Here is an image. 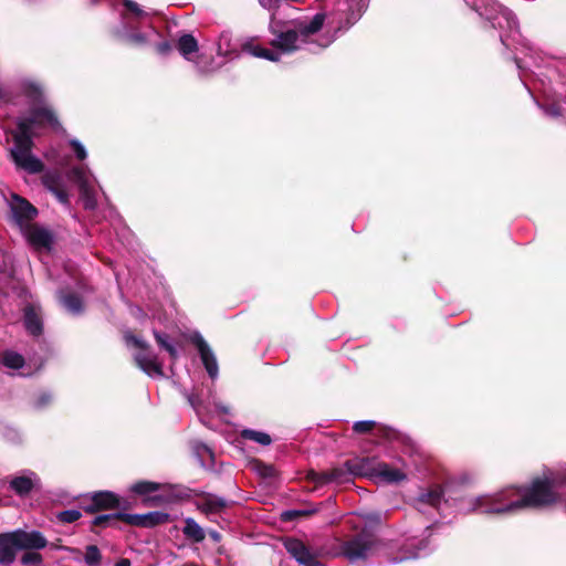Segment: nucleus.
Here are the masks:
<instances>
[{"mask_svg": "<svg viewBox=\"0 0 566 566\" xmlns=\"http://www.w3.org/2000/svg\"><path fill=\"white\" fill-rule=\"evenodd\" d=\"M15 87L28 99L29 109L15 118V128L11 130L13 144L8 149L9 159L17 170L36 175L45 168L43 161L33 154L38 130L45 125L57 128L60 123L53 108L46 103L39 82L23 77L17 81Z\"/></svg>", "mask_w": 566, "mask_h": 566, "instance_id": "f257e3e1", "label": "nucleus"}, {"mask_svg": "<svg viewBox=\"0 0 566 566\" xmlns=\"http://www.w3.org/2000/svg\"><path fill=\"white\" fill-rule=\"evenodd\" d=\"M123 10L119 12L120 27L114 30V35L119 40L135 46H151L161 57L172 52L174 40L164 36L151 24L147 32H139L138 28L157 13L153 9H146L134 0H122Z\"/></svg>", "mask_w": 566, "mask_h": 566, "instance_id": "f03ea898", "label": "nucleus"}, {"mask_svg": "<svg viewBox=\"0 0 566 566\" xmlns=\"http://www.w3.org/2000/svg\"><path fill=\"white\" fill-rule=\"evenodd\" d=\"M48 539L40 531L17 528L0 533V565L11 566L19 551H39L45 548Z\"/></svg>", "mask_w": 566, "mask_h": 566, "instance_id": "7ed1b4c3", "label": "nucleus"}, {"mask_svg": "<svg viewBox=\"0 0 566 566\" xmlns=\"http://www.w3.org/2000/svg\"><path fill=\"white\" fill-rule=\"evenodd\" d=\"M381 545L374 530L366 525L360 532L344 541L339 551L350 564L361 566L369 557L377 554Z\"/></svg>", "mask_w": 566, "mask_h": 566, "instance_id": "20e7f679", "label": "nucleus"}, {"mask_svg": "<svg viewBox=\"0 0 566 566\" xmlns=\"http://www.w3.org/2000/svg\"><path fill=\"white\" fill-rule=\"evenodd\" d=\"M345 467L353 476L379 478L388 483H398L406 479L401 470L374 457L349 459L345 461Z\"/></svg>", "mask_w": 566, "mask_h": 566, "instance_id": "39448f33", "label": "nucleus"}, {"mask_svg": "<svg viewBox=\"0 0 566 566\" xmlns=\"http://www.w3.org/2000/svg\"><path fill=\"white\" fill-rule=\"evenodd\" d=\"M475 10L481 17L489 20L494 29H499L500 40L505 48H510L509 39H516L518 25L515 15L511 10L499 4L494 0H489L485 6H476Z\"/></svg>", "mask_w": 566, "mask_h": 566, "instance_id": "423d86ee", "label": "nucleus"}, {"mask_svg": "<svg viewBox=\"0 0 566 566\" xmlns=\"http://www.w3.org/2000/svg\"><path fill=\"white\" fill-rule=\"evenodd\" d=\"M188 342L197 349L201 363L211 379L219 374V366L214 353L198 331H181L179 328V344Z\"/></svg>", "mask_w": 566, "mask_h": 566, "instance_id": "0eeeda50", "label": "nucleus"}, {"mask_svg": "<svg viewBox=\"0 0 566 566\" xmlns=\"http://www.w3.org/2000/svg\"><path fill=\"white\" fill-rule=\"evenodd\" d=\"M125 339L127 345H134L137 348V353L134 357L136 364L143 371L150 377L163 375L161 365L159 364L157 356L151 352L145 340L130 334H126Z\"/></svg>", "mask_w": 566, "mask_h": 566, "instance_id": "6e6552de", "label": "nucleus"}, {"mask_svg": "<svg viewBox=\"0 0 566 566\" xmlns=\"http://www.w3.org/2000/svg\"><path fill=\"white\" fill-rule=\"evenodd\" d=\"M431 528L432 526H428L424 531V533L428 534L420 538L411 537L406 539L401 546L399 556L392 557L389 559V563L398 564L408 559H417L428 556L434 549V545L430 539Z\"/></svg>", "mask_w": 566, "mask_h": 566, "instance_id": "1a4fd4ad", "label": "nucleus"}, {"mask_svg": "<svg viewBox=\"0 0 566 566\" xmlns=\"http://www.w3.org/2000/svg\"><path fill=\"white\" fill-rule=\"evenodd\" d=\"M179 55L191 63L195 70L201 74L212 71L208 57L200 52L198 40L191 33L179 34Z\"/></svg>", "mask_w": 566, "mask_h": 566, "instance_id": "9d476101", "label": "nucleus"}, {"mask_svg": "<svg viewBox=\"0 0 566 566\" xmlns=\"http://www.w3.org/2000/svg\"><path fill=\"white\" fill-rule=\"evenodd\" d=\"M166 484L154 481L140 480L129 485L128 491L135 497L140 499L145 506H160L167 502L163 493Z\"/></svg>", "mask_w": 566, "mask_h": 566, "instance_id": "9b49d317", "label": "nucleus"}, {"mask_svg": "<svg viewBox=\"0 0 566 566\" xmlns=\"http://www.w3.org/2000/svg\"><path fill=\"white\" fill-rule=\"evenodd\" d=\"M7 203L11 218L20 230L31 224L30 222L38 217V209L18 193L12 192L10 198L7 199Z\"/></svg>", "mask_w": 566, "mask_h": 566, "instance_id": "f8f14e48", "label": "nucleus"}, {"mask_svg": "<svg viewBox=\"0 0 566 566\" xmlns=\"http://www.w3.org/2000/svg\"><path fill=\"white\" fill-rule=\"evenodd\" d=\"M40 485V476L29 469L20 471L9 480V490L22 499L29 496Z\"/></svg>", "mask_w": 566, "mask_h": 566, "instance_id": "ddd939ff", "label": "nucleus"}, {"mask_svg": "<svg viewBox=\"0 0 566 566\" xmlns=\"http://www.w3.org/2000/svg\"><path fill=\"white\" fill-rule=\"evenodd\" d=\"M286 552L302 566H326L318 559L315 552L310 549L304 542L297 538H287L284 542Z\"/></svg>", "mask_w": 566, "mask_h": 566, "instance_id": "4468645a", "label": "nucleus"}, {"mask_svg": "<svg viewBox=\"0 0 566 566\" xmlns=\"http://www.w3.org/2000/svg\"><path fill=\"white\" fill-rule=\"evenodd\" d=\"M120 506L119 496L112 491H98L90 495V503L83 506L86 513L93 514L102 510H114Z\"/></svg>", "mask_w": 566, "mask_h": 566, "instance_id": "2eb2a0df", "label": "nucleus"}, {"mask_svg": "<svg viewBox=\"0 0 566 566\" xmlns=\"http://www.w3.org/2000/svg\"><path fill=\"white\" fill-rule=\"evenodd\" d=\"M21 232L34 249L50 250L52 248L53 235L48 229L39 224H29Z\"/></svg>", "mask_w": 566, "mask_h": 566, "instance_id": "dca6fc26", "label": "nucleus"}, {"mask_svg": "<svg viewBox=\"0 0 566 566\" xmlns=\"http://www.w3.org/2000/svg\"><path fill=\"white\" fill-rule=\"evenodd\" d=\"M234 504V501L228 500L213 493H206L202 501L197 505L207 516L221 515Z\"/></svg>", "mask_w": 566, "mask_h": 566, "instance_id": "f3484780", "label": "nucleus"}, {"mask_svg": "<svg viewBox=\"0 0 566 566\" xmlns=\"http://www.w3.org/2000/svg\"><path fill=\"white\" fill-rule=\"evenodd\" d=\"M444 501V492L440 485H436L419 493L415 499V506L419 512L426 513L428 507L439 509Z\"/></svg>", "mask_w": 566, "mask_h": 566, "instance_id": "a211bd4d", "label": "nucleus"}, {"mask_svg": "<svg viewBox=\"0 0 566 566\" xmlns=\"http://www.w3.org/2000/svg\"><path fill=\"white\" fill-rule=\"evenodd\" d=\"M168 514L161 512H148L145 514L124 513L123 522L132 526L153 527L166 522Z\"/></svg>", "mask_w": 566, "mask_h": 566, "instance_id": "6ab92c4d", "label": "nucleus"}, {"mask_svg": "<svg viewBox=\"0 0 566 566\" xmlns=\"http://www.w3.org/2000/svg\"><path fill=\"white\" fill-rule=\"evenodd\" d=\"M23 325L29 335L38 338L43 333V321L40 312L33 306L28 305L23 310Z\"/></svg>", "mask_w": 566, "mask_h": 566, "instance_id": "aec40b11", "label": "nucleus"}, {"mask_svg": "<svg viewBox=\"0 0 566 566\" xmlns=\"http://www.w3.org/2000/svg\"><path fill=\"white\" fill-rule=\"evenodd\" d=\"M191 452L205 470H214V454L212 450L200 441L191 442Z\"/></svg>", "mask_w": 566, "mask_h": 566, "instance_id": "412c9836", "label": "nucleus"}, {"mask_svg": "<svg viewBox=\"0 0 566 566\" xmlns=\"http://www.w3.org/2000/svg\"><path fill=\"white\" fill-rule=\"evenodd\" d=\"M60 304L65 308L66 312L74 316H78L84 312V304L82 298L74 293H65L60 291L57 294Z\"/></svg>", "mask_w": 566, "mask_h": 566, "instance_id": "4be33fe9", "label": "nucleus"}, {"mask_svg": "<svg viewBox=\"0 0 566 566\" xmlns=\"http://www.w3.org/2000/svg\"><path fill=\"white\" fill-rule=\"evenodd\" d=\"M182 533L191 543H201L206 538V531L192 517L185 520Z\"/></svg>", "mask_w": 566, "mask_h": 566, "instance_id": "5701e85b", "label": "nucleus"}, {"mask_svg": "<svg viewBox=\"0 0 566 566\" xmlns=\"http://www.w3.org/2000/svg\"><path fill=\"white\" fill-rule=\"evenodd\" d=\"M0 364L9 370H18L23 367L24 358L13 350H6L0 356Z\"/></svg>", "mask_w": 566, "mask_h": 566, "instance_id": "b1692460", "label": "nucleus"}, {"mask_svg": "<svg viewBox=\"0 0 566 566\" xmlns=\"http://www.w3.org/2000/svg\"><path fill=\"white\" fill-rule=\"evenodd\" d=\"M0 436L8 443L18 446L23 441L21 431L12 424L0 422Z\"/></svg>", "mask_w": 566, "mask_h": 566, "instance_id": "393cba45", "label": "nucleus"}, {"mask_svg": "<svg viewBox=\"0 0 566 566\" xmlns=\"http://www.w3.org/2000/svg\"><path fill=\"white\" fill-rule=\"evenodd\" d=\"M240 437L243 440H250L264 447H268L272 443V438L269 433L249 428L242 429L240 431Z\"/></svg>", "mask_w": 566, "mask_h": 566, "instance_id": "a878e982", "label": "nucleus"}, {"mask_svg": "<svg viewBox=\"0 0 566 566\" xmlns=\"http://www.w3.org/2000/svg\"><path fill=\"white\" fill-rule=\"evenodd\" d=\"M32 397L29 398V403L34 410H44L48 408L54 400V397L51 391H34Z\"/></svg>", "mask_w": 566, "mask_h": 566, "instance_id": "bb28decb", "label": "nucleus"}, {"mask_svg": "<svg viewBox=\"0 0 566 566\" xmlns=\"http://www.w3.org/2000/svg\"><path fill=\"white\" fill-rule=\"evenodd\" d=\"M124 512L101 514L93 518L92 525L98 527H115L118 521H123Z\"/></svg>", "mask_w": 566, "mask_h": 566, "instance_id": "cd10ccee", "label": "nucleus"}, {"mask_svg": "<svg viewBox=\"0 0 566 566\" xmlns=\"http://www.w3.org/2000/svg\"><path fill=\"white\" fill-rule=\"evenodd\" d=\"M231 34L229 32H222L218 44L217 52L221 56H231L235 52V48L231 43Z\"/></svg>", "mask_w": 566, "mask_h": 566, "instance_id": "c85d7f7f", "label": "nucleus"}, {"mask_svg": "<svg viewBox=\"0 0 566 566\" xmlns=\"http://www.w3.org/2000/svg\"><path fill=\"white\" fill-rule=\"evenodd\" d=\"M102 554L96 545H87L85 548L84 563L87 566H99Z\"/></svg>", "mask_w": 566, "mask_h": 566, "instance_id": "c756f323", "label": "nucleus"}, {"mask_svg": "<svg viewBox=\"0 0 566 566\" xmlns=\"http://www.w3.org/2000/svg\"><path fill=\"white\" fill-rule=\"evenodd\" d=\"M70 175L77 182L80 189L90 185L88 175L84 166L73 167Z\"/></svg>", "mask_w": 566, "mask_h": 566, "instance_id": "7c9ffc66", "label": "nucleus"}, {"mask_svg": "<svg viewBox=\"0 0 566 566\" xmlns=\"http://www.w3.org/2000/svg\"><path fill=\"white\" fill-rule=\"evenodd\" d=\"M61 177L56 172L48 171L42 176V185L50 192L60 188Z\"/></svg>", "mask_w": 566, "mask_h": 566, "instance_id": "2f4dec72", "label": "nucleus"}, {"mask_svg": "<svg viewBox=\"0 0 566 566\" xmlns=\"http://www.w3.org/2000/svg\"><path fill=\"white\" fill-rule=\"evenodd\" d=\"M81 191V198L83 201V206L86 210H93L96 207V198L95 195L91 188V186H86L84 188L80 189Z\"/></svg>", "mask_w": 566, "mask_h": 566, "instance_id": "473e14b6", "label": "nucleus"}, {"mask_svg": "<svg viewBox=\"0 0 566 566\" xmlns=\"http://www.w3.org/2000/svg\"><path fill=\"white\" fill-rule=\"evenodd\" d=\"M155 338L158 345L167 350L172 357L176 355L177 350L174 344L170 342V337L166 333L154 332Z\"/></svg>", "mask_w": 566, "mask_h": 566, "instance_id": "72a5a7b5", "label": "nucleus"}, {"mask_svg": "<svg viewBox=\"0 0 566 566\" xmlns=\"http://www.w3.org/2000/svg\"><path fill=\"white\" fill-rule=\"evenodd\" d=\"M307 479L317 485H325L333 482L331 471L316 472L312 470L307 473Z\"/></svg>", "mask_w": 566, "mask_h": 566, "instance_id": "f704fd0d", "label": "nucleus"}, {"mask_svg": "<svg viewBox=\"0 0 566 566\" xmlns=\"http://www.w3.org/2000/svg\"><path fill=\"white\" fill-rule=\"evenodd\" d=\"M82 517L80 510H65L57 513L56 518L64 524H71L78 521Z\"/></svg>", "mask_w": 566, "mask_h": 566, "instance_id": "c9c22d12", "label": "nucleus"}, {"mask_svg": "<svg viewBox=\"0 0 566 566\" xmlns=\"http://www.w3.org/2000/svg\"><path fill=\"white\" fill-rule=\"evenodd\" d=\"M42 562H43V558H42L41 554L35 551H27L21 557V564L24 566H28V565L39 566L42 564Z\"/></svg>", "mask_w": 566, "mask_h": 566, "instance_id": "e433bc0d", "label": "nucleus"}, {"mask_svg": "<svg viewBox=\"0 0 566 566\" xmlns=\"http://www.w3.org/2000/svg\"><path fill=\"white\" fill-rule=\"evenodd\" d=\"M331 475L333 482L336 483H345L349 481L350 476H353L352 474H349V471L347 470L345 464L342 468H334L333 470H331Z\"/></svg>", "mask_w": 566, "mask_h": 566, "instance_id": "4c0bfd02", "label": "nucleus"}, {"mask_svg": "<svg viewBox=\"0 0 566 566\" xmlns=\"http://www.w3.org/2000/svg\"><path fill=\"white\" fill-rule=\"evenodd\" d=\"M256 472L265 479H271L276 475V469L272 464L264 463L262 461H256L255 464Z\"/></svg>", "mask_w": 566, "mask_h": 566, "instance_id": "58836bf2", "label": "nucleus"}, {"mask_svg": "<svg viewBox=\"0 0 566 566\" xmlns=\"http://www.w3.org/2000/svg\"><path fill=\"white\" fill-rule=\"evenodd\" d=\"M376 422L374 420H359L354 422L353 430L355 433H367L374 429Z\"/></svg>", "mask_w": 566, "mask_h": 566, "instance_id": "ea45409f", "label": "nucleus"}, {"mask_svg": "<svg viewBox=\"0 0 566 566\" xmlns=\"http://www.w3.org/2000/svg\"><path fill=\"white\" fill-rule=\"evenodd\" d=\"M316 510H289L283 512L282 517L284 521H293L298 516H307L315 513Z\"/></svg>", "mask_w": 566, "mask_h": 566, "instance_id": "a19ab883", "label": "nucleus"}, {"mask_svg": "<svg viewBox=\"0 0 566 566\" xmlns=\"http://www.w3.org/2000/svg\"><path fill=\"white\" fill-rule=\"evenodd\" d=\"M70 146L73 148L75 156L78 160H84L87 157V151L84 145L76 138H71L69 140Z\"/></svg>", "mask_w": 566, "mask_h": 566, "instance_id": "79ce46f5", "label": "nucleus"}, {"mask_svg": "<svg viewBox=\"0 0 566 566\" xmlns=\"http://www.w3.org/2000/svg\"><path fill=\"white\" fill-rule=\"evenodd\" d=\"M543 111H544L545 115L549 116V117L562 116V108L557 104H549V105L543 106Z\"/></svg>", "mask_w": 566, "mask_h": 566, "instance_id": "37998d69", "label": "nucleus"}, {"mask_svg": "<svg viewBox=\"0 0 566 566\" xmlns=\"http://www.w3.org/2000/svg\"><path fill=\"white\" fill-rule=\"evenodd\" d=\"M52 193L55 196V198L63 205H67L69 203V195L67 192L62 189L61 187L53 190Z\"/></svg>", "mask_w": 566, "mask_h": 566, "instance_id": "c03bdc74", "label": "nucleus"}, {"mask_svg": "<svg viewBox=\"0 0 566 566\" xmlns=\"http://www.w3.org/2000/svg\"><path fill=\"white\" fill-rule=\"evenodd\" d=\"M6 104H14L9 93L0 87V106H3Z\"/></svg>", "mask_w": 566, "mask_h": 566, "instance_id": "a18cd8bd", "label": "nucleus"}, {"mask_svg": "<svg viewBox=\"0 0 566 566\" xmlns=\"http://www.w3.org/2000/svg\"><path fill=\"white\" fill-rule=\"evenodd\" d=\"M208 534L212 538L213 542L218 543L221 541V534L218 531L210 530L208 532Z\"/></svg>", "mask_w": 566, "mask_h": 566, "instance_id": "49530a36", "label": "nucleus"}, {"mask_svg": "<svg viewBox=\"0 0 566 566\" xmlns=\"http://www.w3.org/2000/svg\"><path fill=\"white\" fill-rule=\"evenodd\" d=\"M115 566H132L130 560L127 558H120L115 563Z\"/></svg>", "mask_w": 566, "mask_h": 566, "instance_id": "de8ad7c7", "label": "nucleus"}, {"mask_svg": "<svg viewBox=\"0 0 566 566\" xmlns=\"http://www.w3.org/2000/svg\"><path fill=\"white\" fill-rule=\"evenodd\" d=\"M273 0H259L260 4L264 8V9H268L270 10L271 9V2Z\"/></svg>", "mask_w": 566, "mask_h": 566, "instance_id": "09e8293b", "label": "nucleus"}, {"mask_svg": "<svg viewBox=\"0 0 566 566\" xmlns=\"http://www.w3.org/2000/svg\"><path fill=\"white\" fill-rule=\"evenodd\" d=\"M178 496H179V500L188 496V490L187 489L182 490V489L179 488Z\"/></svg>", "mask_w": 566, "mask_h": 566, "instance_id": "8fccbe9b", "label": "nucleus"}, {"mask_svg": "<svg viewBox=\"0 0 566 566\" xmlns=\"http://www.w3.org/2000/svg\"><path fill=\"white\" fill-rule=\"evenodd\" d=\"M218 410H220L221 413L227 415L229 413V408L226 406L217 405Z\"/></svg>", "mask_w": 566, "mask_h": 566, "instance_id": "3c124183", "label": "nucleus"}, {"mask_svg": "<svg viewBox=\"0 0 566 566\" xmlns=\"http://www.w3.org/2000/svg\"><path fill=\"white\" fill-rule=\"evenodd\" d=\"M515 63H516L517 67L521 69V64H520V61L517 59H515Z\"/></svg>", "mask_w": 566, "mask_h": 566, "instance_id": "603ef678", "label": "nucleus"}]
</instances>
